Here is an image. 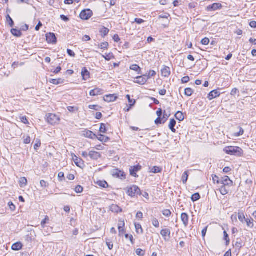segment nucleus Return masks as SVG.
<instances>
[{
  "label": "nucleus",
  "instance_id": "obj_1",
  "mask_svg": "<svg viewBox=\"0 0 256 256\" xmlns=\"http://www.w3.org/2000/svg\"><path fill=\"white\" fill-rule=\"evenodd\" d=\"M224 151L228 154L234 155L236 156H240L242 155V150L238 146H226L224 149Z\"/></svg>",
  "mask_w": 256,
  "mask_h": 256
},
{
  "label": "nucleus",
  "instance_id": "obj_2",
  "mask_svg": "<svg viewBox=\"0 0 256 256\" xmlns=\"http://www.w3.org/2000/svg\"><path fill=\"white\" fill-rule=\"evenodd\" d=\"M127 194L130 197H134L138 195H141V190L140 188L136 185H133L128 188Z\"/></svg>",
  "mask_w": 256,
  "mask_h": 256
},
{
  "label": "nucleus",
  "instance_id": "obj_3",
  "mask_svg": "<svg viewBox=\"0 0 256 256\" xmlns=\"http://www.w3.org/2000/svg\"><path fill=\"white\" fill-rule=\"evenodd\" d=\"M60 119L59 117L55 114H48L46 115V120L48 122L52 125H55L58 124Z\"/></svg>",
  "mask_w": 256,
  "mask_h": 256
},
{
  "label": "nucleus",
  "instance_id": "obj_4",
  "mask_svg": "<svg viewBox=\"0 0 256 256\" xmlns=\"http://www.w3.org/2000/svg\"><path fill=\"white\" fill-rule=\"evenodd\" d=\"M92 15V12L90 9L83 10L80 14V18L84 20H88Z\"/></svg>",
  "mask_w": 256,
  "mask_h": 256
},
{
  "label": "nucleus",
  "instance_id": "obj_5",
  "mask_svg": "<svg viewBox=\"0 0 256 256\" xmlns=\"http://www.w3.org/2000/svg\"><path fill=\"white\" fill-rule=\"evenodd\" d=\"M112 176H114L115 178H119L121 180H124L126 179V174L123 172L122 171L118 169H114L112 172Z\"/></svg>",
  "mask_w": 256,
  "mask_h": 256
},
{
  "label": "nucleus",
  "instance_id": "obj_6",
  "mask_svg": "<svg viewBox=\"0 0 256 256\" xmlns=\"http://www.w3.org/2000/svg\"><path fill=\"white\" fill-rule=\"evenodd\" d=\"M142 168V166L140 164L130 166V174L135 178L138 177V175H137L136 172L140 170Z\"/></svg>",
  "mask_w": 256,
  "mask_h": 256
},
{
  "label": "nucleus",
  "instance_id": "obj_7",
  "mask_svg": "<svg viewBox=\"0 0 256 256\" xmlns=\"http://www.w3.org/2000/svg\"><path fill=\"white\" fill-rule=\"evenodd\" d=\"M171 232L169 228L162 229L160 232V234L166 241H168L170 238Z\"/></svg>",
  "mask_w": 256,
  "mask_h": 256
},
{
  "label": "nucleus",
  "instance_id": "obj_8",
  "mask_svg": "<svg viewBox=\"0 0 256 256\" xmlns=\"http://www.w3.org/2000/svg\"><path fill=\"white\" fill-rule=\"evenodd\" d=\"M146 76H147V74L138 76L136 78V80L134 81V82L140 85H143L147 82L148 78Z\"/></svg>",
  "mask_w": 256,
  "mask_h": 256
},
{
  "label": "nucleus",
  "instance_id": "obj_9",
  "mask_svg": "<svg viewBox=\"0 0 256 256\" xmlns=\"http://www.w3.org/2000/svg\"><path fill=\"white\" fill-rule=\"evenodd\" d=\"M222 7V5L221 4L214 3L207 6L206 10L208 12L215 11L217 10L220 9Z\"/></svg>",
  "mask_w": 256,
  "mask_h": 256
},
{
  "label": "nucleus",
  "instance_id": "obj_10",
  "mask_svg": "<svg viewBox=\"0 0 256 256\" xmlns=\"http://www.w3.org/2000/svg\"><path fill=\"white\" fill-rule=\"evenodd\" d=\"M220 184L228 186H232L233 182L230 180L228 176H224L222 178Z\"/></svg>",
  "mask_w": 256,
  "mask_h": 256
},
{
  "label": "nucleus",
  "instance_id": "obj_11",
  "mask_svg": "<svg viewBox=\"0 0 256 256\" xmlns=\"http://www.w3.org/2000/svg\"><path fill=\"white\" fill-rule=\"evenodd\" d=\"M46 40L48 43L56 44V38L54 33L50 32L46 35Z\"/></svg>",
  "mask_w": 256,
  "mask_h": 256
},
{
  "label": "nucleus",
  "instance_id": "obj_12",
  "mask_svg": "<svg viewBox=\"0 0 256 256\" xmlns=\"http://www.w3.org/2000/svg\"><path fill=\"white\" fill-rule=\"evenodd\" d=\"M124 220H120L118 222V229L119 231V236H122L124 232H125V230H124Z\"/></svg>",
  "mask_w": 256,
  "mask_h": 256
},
{
  "label": "nucleus",
  "instance_id": "obj_13",
  "mask_svg": "<svg viewBox=\"0 0 256 256\" xmlns=\"http://www.w3.org/2000/svg\"><path fill=\"white\" fill-rule=\"evenodd\" d=\"M220 94V92L217 90H212L208 94V98L210 100H212L214 98L218 97Z\"/></svg>",
  "mask_w": 256,
  "mask_h": 256
},
{
  "label": "nucleus",
  "instance_id": "obj_14",
  "mask_svg": "<svg viewBox=\"0 0 256 256\" xmlns=\"http://www.w3.org/2000/svg\"><path fill=\"white\" fill-rule=\"evenodd\" d=\"M103 94L104 90L102 89L98 88L91 90L90 92V94L91 96H97L102 94Z\"/></svg>",
  "mask_w": 256,
  "mask_h": 256
},
{
  "label": "nucleus",
  "instance_id": "obj_15",
  "mask_svg": "<svg viewBox=\"0 0 256 256\" xmlns=\"http://www.w3.org/2000/svg\"><path fill=\"white\" fill-rule=\"evenodd\" d=\"M88 156L92 160H97L100 158V154L97 152L91 150L88 152Z\"/></svg>",
  "mask_w": 256,
  "mask_h": 256
},
{
  "label": "nucleus",
  "instance_id": "obj_16",
  "mask_svg": "<svg viewBox=\"0 0 256 256\" xmlns=\"http://www.w3.org/2000/svg\"><path fill=\"white\" fill-rule=\"evenodd\" d=\"M181 220L185 227H186L188 224L189 216L186 213H182L181 214Z\"/></svg>",
  "mask_w": 256,
  "mask_h": 256
},
{
  "label": "nucleus",
  "instance_id": "obj_17",
  "mask_svg": "<svg viewBox=\"0 0 256 256\" xmlns=\"http://www.w3.org/2000/svg\"><path fill=\"white\" fill-rule=\"evenodd\" d=\"M83 135L88 138H90L91 139L96 138V136L92 131L90 130H85L83 132Z\"/></svg>",
  "mask_w": 256,
  "mask_h": 256
},
{
  "label": "nucleus",
  "instance_id": "obj_18",
  "mask_svg": "<svg viewBox=\"0 0 256 256\" xmlns=\"http://www.w3.org/2000/svg\"><path fill=\"white\" fill-rule=\"evenodd\" d=\"M117 96L114 94L106 95L104 97V100L107 102H114L117 99Z\"/></svg>",
  "mask_w": 256,
  "mask_h": 256
},
{
  "label": "nucleus",
  "instance_id": "obj_19",
  "mask_svg": "<svg viewBox=\"0 0 256 256\" xmlns=\"http://www.w3.org/2000/svg\"><path fill=\"white\" fill-rule=\"evenodd\" d=\"M162 74L164 77H168L170 74V68L165 66L162 70Z\"/></svg>",
  "mask_w": 256,
  "mask_h": 256
},
{
  "label": "nucleus",
  "instance_id": "obj_20",
  "mask_svg": "<svg viewBox=\"0 0 256 256\" xmlns=\"http://www.w3.org/2000/svg\"><path fill=\"white\" fill-rule=\"evenodd\" d=\"M81 74L84 80H86L90 78V72L86 68H82Z\"/></svg>",
  "mask_w": 256,
  "mask_h": 256
},
{
  "label": "nucleus",
  "instance_id": "obj_21",
  "mask_svg": "<svg viewBox=\"0 0 256 256\" xmlns=\"http://www.w3.org/2000/svg\"><path fill=\"white\" fill-rule=\"evenodd\" d=\"M176 124V120L174 118L170 119V124H168V128L172 130V132H176V130L174 128Z\"/></svg>",
  "mask_w": 256,
  "mask_h": 256
},
{
  "label": "nucleus",
  "instance_id": "obj_22",
  "mask_svg": "<svg viewBox=\"0 0 256 256\" xmlns=\"http://www.w3.org/2000/svg\"><path fill=\"white\" fill-rule=\"evenodd\" d=\"M111 211L114 212L118 213L122 212V209L116 204H112L110 208Z\"/></svg>",
  "mask_w": 256,
  "mask_h": 256
},
{
  "label": "nucleus",
  "instance_id": "obj_23",
  "mask_svg": "<svg viewBox=\"0 0 256 256\" xmlns=\"http://www.w3.org/2000/svg\"><path fill=\"white\" fill-rule=\"evenodd\" d=\"M75 164L78 167L82 168L84 166V163L82 159L78 158L76 156L73 158Z\"/></svg>",
  "mask_w": 256,
  "mask_h": 256
},
{
  "label": "nucleus",
  "instance_id": "obj_24",
  "mask_svg": "<svg viewBox=\"0 0 256 256\" xmlns=\"http://www.w3.org/2000/svg\"><path fill=\"white\" fill-rule=\"evenodd\" d=\"M22 245L20 242H17L12 244V249L14 250H19L22 248Z\"/></svg>",
  "mask_w": 256,
  "mask_h": 256
},
{
  "label": "nucleus",
  "instance_id": "obj_25",
  "mask_svg": "<svg viewBox=\"0 0 256 256\" xmlns=\"http://www.w3.org/2000/svg\"><path fill=\"white\" fill-rule=\"evenodd\" d=\"M175 118L180 122L182 121L184 118V114L180 111H178L176 112Z\"/></svg>",
  "mask_w": 256,
  "mask_h": 256
},
{
  "label": "nucleus",
  "instance_id": "obj_26",
  "mask_svg": "<svg viewBox=\"0 0 256 256\" xmlns=\"http://www.w3.org/2000/svg\"><path fill=\"white\" fill-rule=\"evenodd\" d=\"M11 32L14 36L18 38L20 37L22 35L21 31L16 28H12L11 30Z\"/></svg>",
  "mask_w": 256,
  "mask_h": 256
},
{
  "label": "nucleus",
  "instance_id": "obj_27",
  "mask_svg": "<svg viewBox=\"0 0 256 256\" xmlns=\"http://www.w3.org/2000/svg\"><path fill=\"white\" fill-rule=\"evenodd\" d=\"M130 69L138 72V74H142V72H141V69H140V67L138 65H137L136 64H134L130 66Z\"/></svg>",
  "mask_w": 256,
  "mask_h": 256
},
{
  "label": "nucleus",
  "instance_id": "obj_28",
  "mask_svg": "<svg viewBox=\"0 0 256 256\" xmlns=\"http://www.w3.org/2000/svg\"><path fill=\"white\" fill-rule=\"evenodd\" d=\"M64 82V80L62 78H58V79H52L50 80V82L54 84H63Z\"/></svg>",
  "mask_w": 256,
  "mask_h": 256
},
{
  "label": "nucleus",
  "instance_id": "obj_29",
  "mask_svg": "<svg viewBox=\"0 0 256 256\" xmlns=\"http://www.w3.org/2000/svg\"><path fill=\"white\" fill-rule=\"evenodd\" d=\"M100 32L102 37L104 38L109 32V30L108 28L103 26L102 28L100 30Z\"/></svg>",
  "mask_w": 256,
  "mask_h": 256
},
{
  "label": "nucleus",
  "instance_id": "obj_30",
  "mask_svg": "<svg viewBox=\"0 0 256 256\" xmlns=\"http://www.w3.org/2000/svg\"><path fill=\"white\" fill-rule=\"evenodd\" d=\"M162 170V168L160 167L154 166L150 170V172L154 174H157L160 172Z\"/></svg>",
  "mask_w": 256,
  "mask_h": 256
},
{
  "label": "nucleus",
  "instance_id": "obj_31",
  "mask_svg": "<svg viewBox=\"0 0 256 256\" xmlns=\"http://www.w3.org/2000/svg\"><path fill=\"white\" fill-rule=\"evenodd\" d=\"M254 220L252 218H251L250 219L246 218V220L245 222L246 223L247 226L248 227L252 228L254 226Z\"/></svg>",
  "mask_w": 256,
  "mask_h": 256
},
{
  "label": "nucleus",
  "instance_id": "obj_32",
  "mask_svg": "<svg viewBox=\"0 0 256 256\" xmlns=\"http://www.w3.org/2000/svg\"><path fill=\"white\" fill-rule=\"evenodd\" d=\"M27 184V179L24 178H21L20 180V185L21 188L26 186Z\"/></svg>",
  "mask_w": 256,
  "mask_h": 256
},
{
  "label": "nucleus",
  "instance_id": "obj_33",
  "mask_svg": "<svg viewBox=\"0 0 256 256\" xmlns=\"http://www.w3.org/2000/svg\"><path fill=\"white\" fill-rule=\"evenodd\" d=\"M96 138H98L100 141L102 142H107L109 138L108 137H106L104 135L100 134L98 136H96Z\"/></svg>",
  "mask_w": 256,
  "mask_h": 256
},
{
  "label": "nucleus",
  "instance_id": "obj_34",
  "mask_svg": "<svg viewBox=\"0 0 256 256\" xmlns=\"http://www.w3.org/2000/svg\"><path fill=\"white\" fill-rule=\"evenodd\" d=\"M226 186L223 185L220 188V194L223 195H226L228 194V190H226Z\"/></svg>",
  "mask_w": 256,
  "mask_h": 256
},
{
  "label": "nucleus",
  "instance_id": "obj_35",
  "mask_svg": "<svg viewBox=\"0 0 256 256\" xmlns=\"http://www.w3.org/2000/svg\"><path fill=\"white\" fill-rule=\"evenodd\" d=\"M188 171H186L184 172V174H182V181L184 184L186 183V182L188 181Z\"/></svg>",
  "mask_w": 256,
  "mask_h": 256
},
{
  "label": "nucleus",
  "instance_id": "obj_36",
  "mask_svg": "<svg viewBox=\"0 0 256 256\" xmlns=\"http://www.w3.org/2000/svg\"><path fill=\"white\" fill-rule=\"evenodd\" d=\"M50 222V218L48 216H46L44 218L41 222V226L44 228L45 227V224L48 223Z\"/></svg>",
  "mask_w": 256,
  "mask_h": 256
},
{
  "label": "nucleus",
  "instance_id": "obj_37",
  "mask_svg": "<svg viewBox=\"0 0 256 256\" xmlns=\"http://www.w3.org/2000/svg\"><path fill=\"white\" fill-rule=\"evenodd\" d=\"M126 98H127L128 101L129 106H134L136 103V100L134 99H131L130 96L128 94L126 95Z\"/></svg>",
  "mask_w": 256,
  "mask_h": 256
},
{
  "label": "nucleus",
  "instance_id": "obj_38",
  "mask_svg": "<svg viewBox=\"0 0 256 256\" xmlns=\"http://www.w3.org/2000/svg\"><path fill=\"white\" fill-rule=\"evenodd\" d=\"M200 196L199 193H196L192 195L191 199L192 202H196L200 200Z\"/></svg>",
  "mask_w": 256,
  "mask_h": 256
},
{
  "label": "nucleus",
  "instance_id": "obj_39",
  "mask_svg": "<svg viewBox=\"0 0 256 256\" xmlns=\"http://www.w3.org/2000/svg\"><path fill=\"white\" fill-rule=\"evenodd\" d=\"M7 22L10 27H12L14 26V22L9 14H8L6 16Z\"/></svg>",
  "mask_w": 256,
  "mask_h": 256
},
{
  "label": "nucleus",
  "instance_id": "obj_40",
  "mask_svg": "<svg viewBox=\"0 0 256 256\" xmlns=\"http://www.w3.org/2000/svg\"><path fill=\"white\" fill-rule=\"evenodd\" d=\"M193 92L192 90L189 88H186L184 90V94L188 96H191Z\"/></svg>",
  "mask_w": 256,
  "mask_h": 256
},
{
  "label": "nucleus",
  "instance_id": "obj_41",
  "mask_svg": "<svg viewBox=\"0 0 256 256\" xmlns=\"http://www.w3.org/2000/svg\"><path fill=\"white\" fill-rule=\"evenodd\" d=\"M238 218L242 222H244L246 220L243 212H238Z\"/></svg>",
  "mask_w": 256,
  "mask_h": 256
},
{
  "label": "nucleus",
  "instance_id": "obj_42",
  "mask_svg": "<svg viewBox=\"0 0 256 256\" xmlns=\"http://www.w3.org/2000/svg\"><path fill=\"white\" fill-rule=\"evenodd\" d=\"M98 184L104 188H106L108 187V184L106 181H98L97 182Z\"/></svg>",
  "mask_w": 256,
  "mask_h": 256
},
{
  "label": "nucleus",
  "instance_id": "obj_43",
  "mask_svg": "<svg viewBox=\"0 0 256 256\" xmlns=\"http://www.w3.org/2000/svg\"><path fill=\"white\" fill-rule=\"evenodd\" d=\"M135 228L136 230V232L137 233H140L139 230H140V233H143V230L142 228V226L140 224H135Z\"/></svg>",
  "mask_w": 256,
  "mask_h": 256
},
{
  "label": "nucleus",
  "instance_id": "obj_44",
  "mask_svg": "<svg viewBox=\"0 0 256 256\" xmlns=\"http://www.w3.org/2000/svg\"><path fill=\"white\" fill-rule=\"evenodd\" d=\"M224 240L226 241V245L228 246L230 244V240L229 238V236L226 231H224Z\"/></svg>",
  "mask_w": 256,
  "mask_h": 256
},
{
  "label": "nucleus",
  "instance_id": "obj_45",
  "mask_svg": "<svg viewBox=\"0 0 256 256\" xmlns=\"http://www.w3.org/2000/svg\"><path fill=\"white\" fill-rule=\"evenodd\" d=\"M136 254L138 256H144L145 254V251L140 248H138L136 250Z\"/></svg>",
  "mask_w": 256,
  "mask_h": 256
},
{
  "label": "nucleus",
  "instance_id": "obj_46",
  "mask_svg": "<svg viewBox=\"0 0 256 256\" xmlns=\"http://www.w3.org/2000/svg\"><path fill=\"white\" fill-rule=\"evenodd\" d=\"M152 225L156 228L160 226V223L156 218H153L152 220Z\"/></svg>",
  "mask_w": 256,
  "mask_h": 256
},
{
  "label": "nucleus",
  "instance_id": "obj_47",
  "mask_svg": "<svg viewBox=\"0 0 256 256\" xmlns=\"http://www.w3.org/2000/svg\"><path fill=\"white\" fill-rule=\"evenodd\" d=\"M235 246L238 248H242L244 246L242 240L241 239H238V241L235 244Z\"/></svg>",
  "mask_w": 256,
  "mask_h": 256
},
{
  "label": "nucleus",
  "instance_id": "obj_48",
  "mask_svg": "<svg viewBox=\"0 0 256 256\" xmlns=\"http://www.w3.org/2000/svg\"><path fill=\"white\" fill-rule=\"evenodd\" d=\"M162 214L164 216H166V217H169L172 214V212H171L170 211V210H164L162 212Z\"/></svg>",
  "mask_w": 256,
  "mask_h": 256
},
{
  "label": "nucleus",
  "instance_id": "obj_49",
  "mask_svg": "<svg viewBox=\"0 0 256 256\" xmlns=\"http://www.w3.org/2000/svg\"><path fill=\"white\" fill-rule=\"evenodd\" d=\"M156 74V72L154 70H150L149 72V73L148 74H147L146 78L148 79L150 78L151 77L155 76Z\"/></svg>",
  "mask_w": 256,
  "mask_h": 256
},
{
  "label": "nucleus",
  "instance_id": "obj_50",
  "mask_svg": "<svg viewBox=\"0 0 256 256\" xmlns=\"http://www.w3.org/2000/svg\"><path fill=\"white\" fill-rule=\"evenodd\" d=\"M108 46V43L104 42L99 45V48L101 49H107Z\"/></svg>",
  "mask_w": 256,
  "mask_h": 256
},
{
  "label": "nucleus",
  "instance_id": "obj_51",
  "mask_svg": "<svg viewBox=\"0 0 256 256\" xmlns=\"http://www.w3.org/2000/svg\"><path fill=\"white\" fill-rule=\"evenodd\" d=\"M100 132L102 133H106V124H101L100 126Z\"/></svg>",
  "mask_w": 256,
  "mask_h": 256
},
{
  "label": "nucleus",
  "instance_id": "obj_52",
  "mask_svg": "<svg viewBox=\"0 0 256 256\" xmlns=\"http://www.w3.org/2000/svg\"><path fill=\"white\" fill-rule=\"evenodd\" d=\"M84 188L82 186H77L76 187L74 190L76 193H81L82 192Z\"/></svg>",
  "mask_w": 256,
  "mask_h": 256
},
{
  "label": "nucleus",
  "instance_id": "obj_53",
  "mask_svg": "<svg viewBox=\"0 0 256 256\" xmlns=\"http://www.w3.org/2000/svg\"><path fill=\"white\" fill-rule=\"evenodd\" d=\"M20 120H21V122L26 124H29V122L26 118V116H22L20 117Z\"/></svg>",
  "mask_w": 256,
  "mask_h": 256
},
{
  "label": "nucleus",
  "instance_id": "obj_54",
  "mask_svg": "<svg viewBox=\"0 0 256 256\" xmlns=\"http://www.w3.org/2000/svg\"><path fill=\"white\" fill-rule=\"evenodd\" d=\"M102 56L106 60H110L112 58H114L112 54L110 53L106 54V56L102 55Z\"/></svg>",
  "mask_w": 256,
  "mask_h": 256
},
{
  "label": "nucleus",
  "instance_id": "obj_55",
  "mask_svg": "<svg viewBox=\"0 0 256 256\" xmlns=\"http://www.w3.org/2000/svg\"><path fill=\"white\" fill-rule=\"evenodd\" d=\"M239 128H240L239 132H238L235 133L234 134V136H235L238 137V136H240L242 135L244 133V130H243V128L240 127Z\"/></svg>",
  "mask_w": 256,
  "mask_h": 256
},
{
  "label": "nucleus",
  "instance_id": "obj_56",
  "mask_svg": "<svg viewBox=\"0 0 256 256\" xmlns=\"http://www.w3.org/2000/svg\"><path fill=\"white\" fill-rule=\"evenodd\" d=\"M41 146L40 140L38 139L36 140V142L34 145V148L36 150L38 148H40Z\"/></svg>",
  "mask_w": 256,
  "mask_h": 256
},
{
  "label": "nucleus",
  "instance_id": "obj_57",
  "mask_svg": "<svg viewBox=\"0 0 256 256\" xmlns=\"http://www.w3.org/2000/svg\"><path fill=\"white\" fill-rule=\"evenodd\" d=\"M210 42V40L208 39V38H204L202 39V41H201V43L203 44V45H205V46H206L208 45Z\"/></svg>",
  "mask_w": 256,
  "mask_h": 256
},
{
  "label": "nucleus",
  "instance_id": "obj_58",
  "mask_svg": "<svg viewBox=\"0 0 256 256\" xmlns=\"http://www.w3.org/2000/svg\"><path fill=\"white\" fill-rule=\"evenodd\" d=\"M238 94H239V90H238V88H234L232 91H231V92H230V94L232 96H235Z\"/></svg>",
  "mask_w": 256,
  "mask_h": 256
},
{
  "label": "nucleus",
  "instance_id": "obj_59",
  "mask_svg": "<svg viewBox=\"0 0 256 256\" xmlns=\"http://www.w3.org/2000/svg\"><path fill=\"white\" fill-rule=\"evenodd\" d=\"M58 178H59L60 181H62L64 180V174L62 172H60L58 174Z\"/></svg>",
  "mask_w": 256,
  "mask_h": 256
},
{
  "label": "nucleus",
  "instance_id": "obj_60",
  "mask_svg": "<svg viewBox=\"0 0 256 256\" xmlns=\"http://www.w3.org/2000/svg\"><path fill=\"white\" fill-rule=\"evenodd\" d=\"M8 205L10 207V210L12 211H14L15 210H16V206H14V204L11 202H10L8 203Z\"/></svg>",
  "mask_w": 256,
  "mask_h": 256
},
{
  "label": "nucleus",
  "instance_id": "obj_61",
  "mask_svg": "<svg viewBox=\"0 0 256 256\" xmlns=\"http://www.w3.org/2000/svg\"><path fill=\"white\" fill-rule=\"evenodd\" d=\"M170 16V14L168 13H164L159 16L160 18H168Z\"/></svg>",
  "mask_w": 256,
  "mask_h": 256
},
{
  "label": "nucleus",
  "instance_id": "obj_62",
  "mask_svg": "<svg viewBox=\"0 0 256 256\" xmlns=\"http://www.w3.org/2000/svg\"><path fill=\"white\" fill-rule=\"evenodd\" d=\"M190 81V78L188 76H184L182 79V83L186 84L188 82Z\"/></svg>",
  "mask_w": 256,
  "mask_h": 256
},
{
  "label": "nucleus",
  "instance_id": "obj_63",
  "mask_svg": "<svg viewBox=\"0 0 256 256\" xmlns=\"http://www.w3.org/2000/svg\"><path fill=\"white\" fill-rule=\"evenodd\" d=\"M212 180L214 182H216L218 184L221 182L220 180H219L218 177L216 175L212 176Z\"/></svg>",
  "mask_w": 256,
  "mask_h": 256
},
{
  "label": "nucleus",
  "instance_id": "obj_64",
  "mask_svg": "<svg viewBox=\"0 0 256 256\" xmlns=\"http://www.w3.org/2000/svg\"><path fill=\"white\" fill-rule=\"evenodd\" d=\"M40 184L42 187V188H46L48 186V184L47 182L44 181V180H41L40 182Z\"/></svg>",
  "mask_w": 256,
  "mask_h": 256
}]
</instances>
